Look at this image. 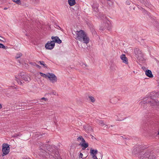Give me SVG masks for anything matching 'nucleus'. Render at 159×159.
Masks as SVG:
<instances>
[{
  "label": "nucleus",
  "mask_w": 159,
  "mask_h": 159,
  "mask_svg": "<svg viewBox=\"0 0 159 159\" xmlns=\"http://www.w3.org/2000/svg\"><path fill=\"white\" fill-rule=\"evenodd\" d=\"M48 147L51 148H48L47 152L43 149L40 150L39 152V156L45 158H48V156L51 158H58V152L56 149L54 147L50 146V145H49Z\"/></svg>",
  "instance_id": "f257e3e1"
},
{
  "label": "nucleus",
  "mask_w": 159,
  "mask_h": 159,
  "mask_svg": "<svg viewBox=\"0 0 159 159\" xmlns=\"http://www.w3.org/2000/svg\"><path fill=\"white\" fill-rule=\"evenodd\" d=\"M99 7V4L98 3H94L92 6V7L93 9V15H95L98 18H100L104 22H103L104 26L102 27V26L100 27V29L102 30H103L105 29V27H107L108 25L109 24V21L107 20L106 17L104 16L103 15L101 14L99 12V10L98 7Z\"/></svg>",
  "instance_id": "f03ea898"
},
{
  "label": "nucleus",
  "mask_w": 159,
  "mask_h": 159,
  "mask_svg": "<svg viewBox=\"0 0 159 159\" xmlns=\"http://www.w3.org/2000/svg\"><path fill=\"white\" fill-rule=\"evenodd\" d=\"M76 33L77 35L76 39L86 44L89 42L90 39L89 37L83 30H81L79 31H77Z\"/></svg>",
  "instance_id": "7ed1b4c3"
},
{
  "label": "nucleus",
  "mask_w": 159,
  "mask_h": 159,
  "mask_svg": "<svg viewBox=\"0 0 159 159\" xmlns=\"http://www.w3.org/2000/svg\"><path fill=\"white\" fill-rule=\"evenodd\" d=\"M15 80L17 82L18 84L21 85H23L24 82L20 79H21L27 82H29L31 80L30 78L28 75L23 72L19 73L17 75L15 76Z\"/></svg>",
  "instance_id": "20e7f679"
},
{
  "label": "nucleus",
  "mask_w": 159,
  "mask_h": 159,
  "mask_svg": "<svg viewBox=\"0 0 159 159\" xmlns=\"http://www.w3.org/2000/svg\"><path fill=\"white\" fill-rule=\"evenodd\" d=\"M2 156L7 154L10 151L9 145L7 143H3L2 146Z\"/></svg>",
  "instance_id": "39448f33"
},
{
  "label": "nucleus",
  "mask_w": 159,
  "mask_h": 159,
  "mask_svg": "<svg viewBox=\"0 0 159 159\" xmlns=\"http://www.w3.org/2000/svg\"><path fill=\"white\" fill-rule=\"evenodd\" d=\"M54 41H48L45 45V48L47 49L51 50L54 47L55 44Z\"/></svg>",
  "instance_id": "423d86ee"
},
{
  "label": "nucleus",
  "mask_w": 159,
  "mask_h": 159,
  "mask_svg": "<svg viewBox=\"0 0 159 159\" xmlns=\"http://www.w3.org/2000/svg\"><path fill=\"white\" fill-rule=\"evenodd\" d=\"M48 78L50 81L52 83H54L57 81V78L54 74L49 73Z\"/></svg>",
  "instance_id": "0eeeda50"
},
{
  "label": "nucleus",
  "mask_w": 159,
  "mask_h": 159,
  "mask_svg": "<svg viewBox=\"0 0 159 159\" xmlns=\"http://www.w3.org/2000/svg\"><path fill=\"white\" fill-rule=\"evenodd\" d=\"M83 128L84 130L88 133H90L93 131V129L92 127L89 124H85L83 125Z\"/></svg>",
  "instance_id": "6e6552de"
},
{
  "label": "nucleus",
  "mask_w": 159,
  "mask_h": 159,
  "mask_svg": "<svg viewBox=\"0 0 159 159\" xmlns=\"http://www.w3.org/2000/svg\"><path fill=\"white\" fill-rule=\"evenodd\" d=\"M141 102L143 103V104H145V103H150L152 104V105H154L156 102L154 100H152L151 98L150 97H148L147 98V100H146V99H144L143 101Z\"/></svg>",
  "instance_id": "1a4fd4ad"
},
{
  "label": "nucleus",
  "mask_w": 159,
  "mask_h": 159,
  "mask_svg": "<svg viewBox=\"0 0 159 159\" xmlns=\"http://www.w3.org/2000/svg\"><path fill=\"white\" fill-rule=\"evenodd\" d=\"M118 100V99L116 97H111L110 98V102L112 104H116Z\"/></svg>",
  "instance_id": "9d476101"
},
{
  "label": "nucleus",
  "mask_w": 159,
  "mask_h": 159,
  "mask_svg": "<svg viewBox=\"0 0 159 159\" xmlns=\"http://www.w3.org/2000/svg\"><path fill=\"white\" fill-rule=\"evenodd\" d=\"M51 39L53 40V41H54V43L55 44V43L59 44L61 43V40H60L57 36H52Z\"/></svg>",
  "instance_id": "9b49d317"
},
{
  "label": "nucleus",
  "mask_w": 159,
  "mask_h": 159,
  "mask_svg": "<svg viewBox=\"0 0 159 159\" xmlns=\"http://www.w3.org/2000/svg\"><path fill=\"white\" fill-rule=\"evenodd\" d=\"M120 58L122 60L123 62L126 64H128V60L127 58L126 57L125 55V54H122L120 55Z\"/></svg>",
  "instance_id": "f8f14e48"
},
{
  "label": "nucleus",
  "mask_w": 159,
  "mask_h": 159,
  "mask_svg": "<svg viewBox=\"0 0 159 159\" xmlns=\"http://www.w3.org/2000/svg\"><path fill=\"white\" fill-rule=\"evenodd\" d=\"M79 145L82 147V149L83 150H85L86 148L89 146V144L86 143L85 141L80 143Z\"/></svg>",
  "instance_id": "ddd939ff"
},
{
  "label": "nucleus",
  "mask_w": 159,
  "mask_h": 159,
  "mask_svg": "<svg viewBox=\"0 0 159 159\" xmlns=\"http://www.w3.org/2000/svg\"><path fill=\"white\" fill-rule=\"evenodd\" d=\"M145 74L147 76L150 78H152L153 77L151 70H147L146 71Z\"/></svg>",
  "instance_id": "4468645a"
},
{
  "label": "nucleus",
  "mask_w": 159,
  "mask_h": 159,
  "mask_svg": "<svg viewBox=\"0 0 159 159\" xmlns=\"http://www.w3.org/2000/svg\"><path fill=\"white\" fill-rule=\"evenodd\" d=\"M157 155L153 153H149L148 159H156L157 157Z\"/></svg>",
  "instance_id": "2eb2a0df"
},
{
  "label": "nucleus",
  "mask_w": 159,
  "mask_h": 159,
  "mask_svg": "<svg viewBox=\"0 0 159 159\" xmlns=\"http://www.w3.org/2000/svg\"><path fill=\"white\" fill-rule=\"evenodd\" d=\"M149 154V152H147L145 153L141 157V159H148V155Z\"/></svg>",
  "instance_id": "dca6fc26"
},
{
  "label": "nucleus",
  "mask_w": 159,
  "mask_h": 159,
  "mask_svg": "<svg viewBox=\"0 0 159 159\" xmlns=\"http://www.w3.org/2000/svg\"><path fill=\"white\" fill-rule=\"evenodd\" d=\"M90 154L92 155V156H95L96 155L98 152V150L97 149L93 150L92 148L90 149Z\"/></svg>",
  "instance_id": "f3484780"
},
{
  "label": "nucleus",
  "mask_w": 159,
  "mask_h": 159,
  "mask_svg": "<svg viewBox=\"0 0 159 159\" xmlns=\"http://www.w3.org/2000/svg\"><path fill=\"white\" fill-rule=\"evenodd\" d=\"M68 2L70 6H73L75 3V0H68Z\"/></svg>",
  "instance_id": "a211bd4d"
},
{
  "label": "nucleus",
  "mask_w": 159,
  "mask_h": 159,
  "mask_svg": "<svg viewBox=\"0 0 159 159\" xmlns=\"http://www.w3.org/2000/svg\"><path fill=\"white\" fill-rule=\"evenodd\" d=\"M49 73H48L47 74H45L43 73L42 72L39 73V74H40V75H41V76H42L46 78H48V76L49 75Z\"/></svg>",
  "instance_id": "6ab92c4d"
},
{
  "label": "nucleus",
  "mask_w": 159,
  "mask_h": 159,
  "mask_svg": "<svg viewBox=\"0 0 159 159\" xmlns=\"http://www.w3.org/2000/svg\"><path fill=\"white\" fill-rule=\"evenodd\" d=\"M96 122L99 125H105V124L103 122V120H97L96 121Z\"/></svg>",
  "instance_id": "aec40b11"
},
{
  "label": "nucleus",
  "mask_w": 159,
  "mask_h": 159,
  "mask_svg": "<svg viewBox=\"0 0 159 159\" xmlns=\"http://www.w3.org/2000/svg\"><path fill=\"white\" fill-rule=\"evenodd\" d=\"M77 141H81V142H85V140L81 136H80L77 138Z\"/></svg>",
  "instance_id": "412c9836"
},
{
  "label": "nucleus",
  "mask_w": 159,
  "mask_h": 159,
  "mask_svg": "<svg viewBox=\"0 0 159 159\" xmlns=\"http://www.w3.org/2000/svg\"><path fill=\"white\" fill-rule=\"evenodd\" d=\"M89 98L92 102H94L95 101V99L93 97L89 96Z\"/></svg>",
  "instance_id": "4be33fe9"
},
{
  "label": "nucleus",
  "mask_w": 159,
  "mask_h": 159,
  "mask_svg": "<svg viewBox=\"0 0 159 159\" xmlns=\"http://www.w3.org/2000/svg\"><path fill=\"white\" fill-rule=\"evenodd\" d=\"M39 62L40 63L41 65H43L44 66V67H47V65L46 64H44V61H39Z\"/></svg>",
  "instance_id": "5701e85b"
},
{
  "label": "nucleus",
  "mask_w": 159,
  "mask_h": 159,
  "mask_svg": "<svg viewBox=\"0 0 159 159\" xmlns=\"http://www.w3.org/2000/svg\"><path fill=\"white\" fill-rule=\"evenodd\" d=\"M12 1L17 4L20 5L21 4L20 0H12Z\"/></svg>",
  "instance_id": "b1692460"
},
{
  "label": "nucleus",
  "mask_w": 159,
  "mask_h": 159,
  "mask_svg": "<svg viewBox=\"0 0 159 159\" xmlns=\"http://www.w3.org/2000/svg\"><path fill=\"white\" fill-rule=\"evenodd\" d=\"M0 48H2L4 49H6V47L4 46L3 44L1 43H0Z\"/></svg>",
  "instance_id": "393cba45"
},
{
  "label": "nucleus",
  "mask_w": 159,
  "mask_h": 159,
  "mask_svg": "<svg viewBox=\"0 0 159 159\" xmlns=\"http://www.w3.org/2000/svg\"><path fill=\"white\" fill-rule=\"evenodd\" d=\"M22 55L21 53L17 54L16 56V58H18L20 57Z\"/></svg>",
  "instance_id": "a878e982"
},
{
  "label": "nucleus",
  "mask_w": 159,
  "mask_h": 159,
  "mask_svg": "<svg viewBox=\"0 0 159 159\" xmlns=\"http://www.w3.org/2000/svg\"><path fill=\"white\" fill-rule=\"evenodd\" d=\"M138 50V51H139V53H140L141 52V51H139V49L137 48H136V49H134V52L135 54H138V53H137V51Z\"/></svg>",
  "instance_id": "bb28decb"
},
{
  "label": "nucleus",
  "mask_w": 159,
  "mask_h": 159,
  "mask_svg": "<svg viewBox=\"0 0 159 159\" xmlns=\"http://www.w3.org/2000/svg\"><path fill=\"white\" fill-rule=\"evenodd\" d=\"M33 2L35 4H37L39 2V0H32Z\"/></svg>",
  "instance_id": "cd10ccee"
},
{
  "label": "nucleus",
  "mask_w": 159,
  "mask_h": 159,
  "mask_svg": "<svg viewBox=\"0 0 159 159\" xmlns=\"http://www.w3.org/2000/svg\"><path fill=\"white\" fill-rule=\"evenodd\" d=\"M83 157V154L80 152V155H79V158H82Z\"/></svg>",
  "instance_id": "c85d7f7f"
},
{
  "label": "nucleus",
  "mask_w": 159,
  "mask_h": 159,
  "mask_svg": "<svg viewBox=\"0 0 159 159\" xmlns=\"http://www.w3.org/2000/svg\"><path fill=\"white\" fill-rule=\"evenodd\" d=\"M41 100H44L45 101H46L48 100V99L47 98H45L43 97V98H41Z\"/></svg>",
  "instance_id": "c756f323"
},
{
  "label": "nucleus",
  "mask_w": 159,
  "mask_h": 159,
  "mask_svg": "<svg viewBox=\"0 0 159 159\" xmlns=\"http://www.w3.org/2000/svg\"><path fill=\"white\" fill-rule=\"evenodd\" d=\"M131 2L129 0H127L126 2V3L127 5H130Z\"/></svg>",
  "instance_id": "7c9ffc66"
},
{
  "label": "nucleus",
  "mask_w": 159,
  "mask_h": 159,
  "mask_svg": "<svg viewBox=\"0 0 159 159\" xmlns=\"http://www.w3.org/2000/svg\"><path fill=\"white\" fill-rule=\"evenodd\" d=\"M93 159H98V158H97L96 155L95 156H93Z\"/></svg>",
  "instance_id": "2f4dec72"
},
{
  "label": "nucleus",
  "mask_w": 159,
  "mask_h": 159,
  "mask_svg": "<svg viewBox=\"0 0 159 159\" xmlns=\"http://www.w3.org/2000/svg\"><path fill=\"white\" fill-rule=\"evenodd\" d=\"M53 94L55 95H58L57 94L56 92H53Z\"/></svg>",
  "instance_id": "473e14b6"
},
{
  "label": "nucleus",
  "mask_w": 159,
  "mask_h": 159,
  "mask_svg": "<svg viewBox=\"0 0 159 159\" xmlns=\"http://www.w3.org/2000/svg\"><path fill=\"white\" fill-rule=\"evenodd\" d=\"M36 66L38 68H40V66H39V65H36Z\"/></svg>",
  "instance_id": "72a5a7b5"
},
{
  "label": "nucleus",
  "mask_w": 159,
  "mask_h": 159,
  "mask_svg": "<svg viewBox=\"0 0 159 159\" xmlns=\"http://www.w3.org/2000/svg\"><path fill=\"white\" fill-rule=\"evenodd\" d=\"M7 7H5L4 8V10H7Z\"/></svg>",
  "instance_id": "f704fd0d"
},
{
  "label": "nucleus",
  "mask_w": 159,
  "mask_h": 159,
  "mask_svg": "<svg viewBox=\"0 0 159 159\" xmlns=\"http://www.w3.org/2000/svg\"><path fill=\"white\" fill-rule=\"evenodd\" d=\"M2 108V106L1 104H0V109H1Z\"/></svg>",
  "instance_id": "c9c22d12"
},
{
  "label": "nucleus",
  "mask_w": 159,
  "mask_h": 159,
  "mask_svg": "<svg viewBox=\"0 0 159 159\" xmlns=\"http://www.w3.org/2000/svg\"><path fill=\"white\" fill-rule=\"evenodd\" d=\"M123 120H123H117L120 121L122 120Z\"/></svg>",
  "instance_id": "e433bc0d"
},
{
  "label": "nucleus",
  "mask_w": 159,
  "mask_h": 159,
  "mask_svg": "<svg viewBox=\"0 0 159 159\" xmlns=\"http://www.w3.org/2000/svg\"><path fill=\"white\" fill-rule=\"evenodd\" d=\"M0 41H1V40L0 39Z\"/></svg>",
  "instance_id": "4c0bfd02"
}]
</instances>
